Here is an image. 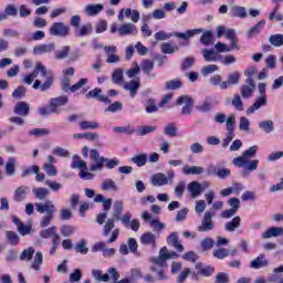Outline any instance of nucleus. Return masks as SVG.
<instances>
[{
	"mask_svg": "<svg viewBox=\"0 0 283 283\" xmlns=\"http://www.w3.org/2000/svg\"><path fill=\"white\" fill-rule=\"evenodd\" d=\"M123 209H125V205L120 200L114 201L113 205V218L106 220L102 234L104 238L111 234L107 244H112L118 240V235H120V229L116 227V220L119 221L125 229H132L135 233H138L140 229V220L132 219V212H126L123 214ZM123 214V216H122Z\"/></svg>",
	"mask_w": 283,
	"mask_h": 283,
	"instance_id": "obj_1",
	"label": "nucleus"
},
{
	"mask_svg": "<svg viewBox=\"0 0 283 283\" xmlns=\"http://www.w3.org/2000/svg\"><path fill=\"white\" fill-rule=\"evenodd\" d=\"M39 75H41L43 78H46L43 83L41 80H35ZM23 83L27 85H32L33 83V90H40V92H48L54 85V77L51 75H48V69L43 63L38 62L35 69L32 73L28 74L23 78Z\"/></svg>",
	"mask_w": 283,
	"mask_h": 283,
	"instance_id": "obj_2",
	"label": "nucleus"
},
{
	"mask_svg": "<svg viewBox=\"0 0 283 283\" xmlns=\"http://www.w3.org/2000/svg\"><path fill=\"white\" fill-rule=\"evenodd\" d=\"M258 146H251L249 149L242 153V156L235 157L232 163L235 165V167H245L248 171H255V169H258V165H260V160H251V158H255Z\"/></svg>",
	"mask_w": 283,
	"mask_h": 283,
	"instance_id": "obj_3",
	"label": "nucleus"
},
{
	"mask_svg": "<svg viewBox=\"0 0 283 283\" xmlns=\"http://www.w3.org/2000/svg\"><path fill=\"white\" fill-rule=\"evenodd\" d=\"M90 160L91 163H94L88 167L90 171H103V167H106L107 169H114L120 165L118 159L102 157L96 149L90 150Z\"/></svg>",
	"mask_w": 283,
	"mask_h": 283,
	"instance_id": "obj_4",
	"label": "nucleus"
},
{
	"mask_svg": "<svg viewBox=\"0 0 283 283\" xmlns=\"http://www.w3.org/2000/svg\"><path fill=\"white\" fill-rule=\"evenodd\" d=\"M34 207L38 213H45L40 220V227L42 229L50 227L54 220V213H56V206L51 200H46L43 203L35 202Z\"/></svg>",
	"mask_w": 283,
	"mask_h": 283,
	"instance_id": "obj_5",
	"label": "nucleus"
},
{
	"mask_svg": "<svg viewBox=\"0 0 283 283\" xmlns=\"http://www.w3.org/2000/svg\"><path fill=\"white\" fill-rule=\"evenodd\" d=\"M203 30L202 29H190L186 31L185 33L182 32H174V33H167L165 31H159L155 33V39L156 41H169L171 36H176V39H182L184 41H189V39H192V36H196V34H202Z\"/></svg>",
	"mask_w": 283,
	"mask_h": 283,
	"instance_id": "obj_6",
	"label": "nucleus"
},
{
	"mask_svg": "<svg viewBox=\"0 0 283 283\" xmlns=\"http://www.w3.org/2000/svg\"><path fill=\"white\" fill-rule=\"evenodd\" d=\"M70 25L74 28L75 39H83L84 36H90L94 32V27L92 23H85L81 25V15L75 14L70 19Z\"/></svg>",
	"mask_w": 283,
	"mask_h": 283,
	"instance_id": "obj_7",
	"label": "nucleus"
},
{
	"mask_svg": "<svg viewBox=\"0 0 283 283\" xmlns=\"http://www.w3.org/2000/svg\"><path fill=\"white\" fill-rule=\"evenodd\" d=\"M214 216V211H206L200 224L197 227V231H199V233H209V231H213V229H216V223L213 222Z\"/></svg>",
	"mask_w": 283,
	"mask_h": 283,
	"instance_id": "obj_8",
	"label": "nucleus"
},
{
	"mask_svg": "<svg viewBox=\"0 0 283 283\" xmlns=\"http://www.w3.org/2000/svg\"><path fill=\"white\" fill-rule=\"evenodd\" d=\"M151 266L150 271L156 273V277L158 282H163V280H167V275H165V266H167V261H164L159 255L158 258H153L150 260Z\"/></svg>",
	"mask_w": 283,
	"mask_h": 283,
	"instance_id": "obj_9",
	"label": "nucleus"
},
{
	"mask_svg": "<svg viewBox=\"0 0 283 283\" xmlns=\"http://www.w3.org/2000/svg\"><path fill=\"white\" fill-rule=\"evenodd\" d=\"M175 176L174 170H169L167 175L157 172L150 177V184L153 187H165V185H169L174 180Z\"/></svg>",
	"mask_w": 283,
	"mask_h": 283,
	"instance_id": "obj_10",
	"label": "nucleus"
},
{
	"mask_svg": "<svg viewBox=\"0 0 283 283\" xmlns=\"http://www.w3.org/2000/svg\"><path fill=\"white\" fill-rule=\"evenodd\" d=\"M49 33L51 36L65 39V36H70V25H66L65 22H54L49 29Z\"/></svg>",
	"mask_w": 283,
	"mask_h": 283,
	"instance_id": "obj_11",
	"label": "nucleus"
},
{
	"mask_svg": "<svg viewBox=\"0 0 283 283\" xmlns=\"http://www.w3.org/2000/svg\"><path fill=\"white\" fill-rule=\"evenodd\" d=\"M72 52V48L70 45H63L54 52L55 61H63L69 59V61H78V54H70Z\"/></svg>",
	"mask_w": 283,
	"mask_h": 283,
	"instance_id": "obj_12",
	"label": "nucleus"
},
{
	"mask_svg": "<svg viewBox=\"0 0 283 283\" xmlns=\"http://www.w3.org/2000/svg\"><path fill=\"white\" fill-rule=\"evenodd\" d=\"M176 104L184 105V107L181 109V114L184 116L191 114V109H193V99L191 98V96H188V95L179 96L177 98Z\"/></svg>",
	"mask_w": 283,
	"mask_h": 283,
	"instance_id": "obj_13",
	"label": "nucleus"
},
{
	"mask_svg": "<svg viewBox=\"0 0 283 283\" xmlns=\"http://www.w3.org/2000/svg\"><path fill=\"white\" fill-rule=\"evenodd\" d=\"M117 32L119 36H136L138 34V28L132 22L122 24Z\"/></svg>",
	"mask_w": 283,
	"mask_h": 283,
	"instance_id": "obj_14",
	"label": "nucleus"
},
{
	"mask_svg": "<svg viewBox=\"0 0 283 283\" xmlns=\"http://www.w3.org/2000/svg\"><path fill=\"white\" fill-rule=\"evenodd\" d=\"M123 90L129 93L130 98H136L140 90V80H130L123 83Z\"/></svg>",
	"mask_w": 283,
	"mask_h": 283,
	"instance_id": "obj_15",
	"label": "nucleus"
},
{
	"mask_svg": "<svg viewBox=\"0 0 283 283\" xmlns=\"http://www.w3.org/2000/svg\"><path fill=\"white\" fill-rule=\"evenodd\" d=\"M86 98H96L99 103H105V105H109V103H112V99H109L107 95H103V90L99 87L90 91L86 94Z\"/></svg>",
	"mask_w": 283,
	"mask_h": 283,
	"instance_id": "obj_16",
	"label": "nucleus"
},
{
	"mask_svg": "<svg viewBox=\"0 0 283 283\" xmlns=\"http://www.w3.org/2000/svg\"><path fill=\"white\" fill-rule=\"evenodd\" d=\"M201 53L207 63H216V61H222V55L219 54L214 49H203Z\"/></svg>",
	"mask_w": 283,
	"mask_h": 283,
	"instance_id": "obj_17",
	"label": "nucleus"
},
{
	"mask_svg": "<svg viewBox=\"0 0 283 283\" xmlns=\"http://www.w3.org/2000/svg\"><path fill=\"white\" fill-rule=\"evenodd\" d=\"M67 103H70V98L67 97V95H62L51 98L49 105L54 109L56 114L59 112V107H65Z\"/></svg>",
	"mask_w": 283,
	"mask_h": 283,
	"instance_id": "obj_18",
	"label": "nucleus"
},
{
	"mask_svg": "<svg viewBox=\"0 0 283 283\" xmlns=\"http://www.w3.org/2000/svg\"><path fill=\"white\" fill-rule=\"evenodd\" d=\"M13 114L22 118L30 116V104L27 102H18L13 108Z\"/></svg>",
	"mask_w": 283,
	"mask_h": 283,
	"instance_id": "obj_19",
	"label": "nucleus"
},
{
	"mask_svg": "<svg viewBox=\"0 0 283 283\" xmlns=\"http://www.w3.org/2000/svg\"><path fill=\"white\" fill-rule=\"evenodd\" d=\"M12 222L15 224L18 232L20 235H30L32 232V226H27L23 222H21V219L17 216L12 217Z\"/></svg>",
	"mask_w": 283,
	"mask_h": 283,
	"instance_id": "obj_20",
	"label": "nucleus"
},
{
	"mask_svg": "<svg viewBox=\"0 0 283 283\" xmlns=\"http://www.w3.org/2000/svg\"><path fill=\"white\" fill-rule=\"evenodd\" d=\"M167 244H169L170 247H174V249H176L178 253H182V251H185V245L180 243V239L178 238V233L176 232H172L168 235Z\"/></svg>",
	"mask_w": 283,
	"mask_h": 283,
	"instance_id": "obj_21",
	"label": "nucleus"
},
{
	"mask_svg": "<svg viewBox=\"0 0 283 283\" xmlns=\"http://www.w3.org/2000/svg\"><path fill=\"white\" fill-rule=\"evenodd\" d=\"M266 266H269V260L264 258V254H260L258 258L250 262V269H254L255 271L260 269H266Z\"/></svg>",
	"mask_w": 283,
	"mask_h": 283,
	"instance_id": "obj_22",
	"label": "nucleus"
},
{
	"mask_svg": "<svg viewBox=\"0 0 283 283\" xmlns=\"http://www.w3.org/2000/svg\"><path fill=\"white\" fill-rule=\"evenodd\" d=\"M104 50L107 55L106 63H118L120 61V56L116 54L118 52L116 46H104Z\"/></svg>",
	"mask_w": 283,
	"mask_h": 283,
	"instance_id": "obj_23",
	"label": "nucleus"
},
{
	"mask_svg": "<svg viewBox=\"0 0 283 283\" xmlns=\"http://www.w3.org/2000/svg\"><path fill=\"white\" fill-rule=\"evenodd\" d=\"M103 10H105V6L97 3V4H87L84 8V12L85 14H87V17H96L97 14H101V12H103Z\"/></svg>",
	"mask_w": 283,
	"mask_h": 283,
	"instance_id": "obj_24",
	"label": "nucleus"
},
{
	"mask_svg": "<svg viewBox=\"0 0 283 283\" xmlns=\"http://www.w3.org/2000/svg\"><path fill=\"white\" fill-rule=\"evenodd\" d=\"M30 192V187L28 186H20L14 190L13 200L15 202H23L25 196Z\"/></svg>",
	"mask_w": 283,
	"mask_h": 283,
	"instance_id": "obj_25",
	"label": "nucleus"
},
{
	"mask_svg": "<svg viewBox=\"0 0 283 283\" xmlns=\"http://www.w3.org/2000/svg\"><path fill=\"white\" fill-rule=\"evenodd\" d=\"M182 174L185 176H202L205 168L201 166H184Z\"/></svg>",
	"mask_w": 283,
	"mask_h": 283,
	"instance_id": "obj_26",
	"label": "nucleus"
},
{
	"mask_svg": "<svg viewBox=\"0 0 283 283\" xmlns=\"http://www.w3.org/2000/svg\"><path fill=\"white\" fill-rule=\"evenodd\" d=\"M266 105V95H261L256 98L255 103L247 109V114H255L260 107Z\"/></svg>",
	"mask_w": 283,
	"mask_h": 283,
	"instance_id": "obj_27",
	"label": "nucleus"
},
{
	"mask_svg": "<svg viewBox=\"0 0 283 283\" xmlns=\"http://www.w3.org/2000/svg\"><path fill=\"white\" fill-rule=\"evenodd\" d=\"M280 235H283V228L272 227L262 234V238L263 240H269V238H280Z\"/></svg>",
	"mask_w": 283,
	"mask_h": 283,
	"instance_id": "obj_28",
	"label": "nucleus"
},
{
	"mask_svg": "<svg viewBox=\"0 0 283 283\" xmlns=\"http://www.w3.org/2000/svg\"><path fill=\"white\" fill-rule=\"evenodd\" d=\"M241 224H242V219L240 218V216H237L231 221H228L224 224V229L229 233H233V231H235V229H240Z\"/></svg>",
	"mask_w": 283,
	"mask_h": 283,
	"instance_id": "obj_29",
	"label": "nucleus"
},
{
	"mask_svg": "<svg viewBox=\"0 0 283 283\" xmlns=\"http://www.w3.org/2000/svg\"><path fill=\"white\" fill-rule=\"evenodd\" d=\"M56 44H40L33 49V54H48L50 52H54Z\"/></svg>",
	"mask_w": 283,
	"mask_h": 283,
	"instance_id": "obj_30",
	"label": "nucleus"
},
{
	"mask_svg": "<svg viewBox=\"0 0 283 283\" xmlns=\"http://www.w3.org/2000/svg\"><path fill=\"white\" fill-rule=\"evenodd\" d=\"M259 129L264 132V134H271L275 132V123H273L271 119L261 120L259 123Z\"/></svg>",
	"mask_w": 283,
	"mask_h": 283,
	"instance_id": "obj_31",
	"label": "nucleus"
},
{
	"mask_svg": "<svg viewBox=\"0 0 283 283\" xmlns=\"http://www.w3.org/2000/svg\"><path fill=\"white\" fill-rule=\"evenodd\" d=\"M188 191L191 195V198H198L202 193V185L198 181H192L188 184Z\"/></svg>",
	"mask_w": 283,
	"mask_h": 283,
	"instance_id": "obj_32",
	"label": "nucleus"
},
{
	"mask_svg": "<svg viewBox=\"0 0 283 283\" xmlns=\"http://www.w3.org/2000/svg\"><path fill=\"white\" fill-rule=\"evenodd\" d=\"M32 193L36 200H45L50 196V189L38 187L32 189Z\"/></svg>",
	"mask_w": 283,
	"mask_h": 283,
	"instance_id": "obj_33",
	"label": "nucleus"
},
{
	"mask_svg": "<svg viewBox=\"0 0 283 283\" xmlns=\"http://www.w3.org/2000/svg\"><path fill=\"white\" fill-rule=\"evenodd\" d=\"M112 83H114V85H123L125 83L123 69H115L113 71Z\"/></svg>",
	"mask_w": 283,
	"mask_h": 283,
	"instance_id": "obj_34",
	"label": "nucleus"
},
{
	"mask_svg": "<svg viewBox=\"0 0 283 283\" xmlns=\"http://www.w3.org/2000/svg\"><path fill=\"white\" fill-rule=\"evenodd\" d=\"M264 25H266V20L259 21L254 27L249 29L247 36L249 39H253V36H258V34H260V29L264 28Z\"/></svg>",
	"mask_w": 283,
	"mask_h": 283,
	"instance_id": "obj_35",
	"label": "nucleus"
},
{
	"mask_svg": "<svg viewBox=\"0 0 283 283\" xmlns=\"http://www.w3.org/2000/svg\"><path fill=\"white\" fill-rule=\"evenodd\" d=\"M140 242L143 244L156 247V234L154 232H145L140 235Z\"/></svg>",
	"mask_w": 283,
	"mask_h": 283,
	"instance_id": "obj_36",
	"label": "nucleus"
},
{
	"mask_svg": "<svg viewBox=\"0 0 283 283\" xmlns=\"http://www.w3.org/2000/svg\"><path fill=\"white\" fill-rule=\"evenodd\" d=\"M159 256L161 258V260L164 262H167V260H174V259L178 258V253H176L174 251L169 252L167 247H163L159 251Z\"/></svg>",
	"mask_w": 283,
	"mask_h": 283,
	"instance_id": "obj_37",
	"label": "nucleus"
},
{
	"mask_svg": "<svg viewBox=\"0 0 283 283\" xmlns=\"http://www.w3.org/2000/svg\"><path fill=\"white\" fill-rule=\"evenodd\" d=\"M232 17H237L239 19H247V8L240 6H232L230 10Z\"/></svg>",
	"mask_w": 283,
	"mask_h": 283,
	"instance_id": "obj_38",
	"label": "nucleus"
},
{
	"mask_svg": "<svg viewBox=\"0 0 283 283\" xmlns=\"http://www.w3.org/2000/svg\"><path fill=\"white\" fill-rule=\"evenodd\" d=\"M71 169L87 170V163H85L84 160H81V157H78V155H74L73 161L71 164Z\"/></svg>",
	"mask_w": 283,
	"mask_h": 283,
	"instance_id": "obj_39",
	"label": "nucleus"
},
{
	"mask_svg": "<svg viewBox=\"0 0 283 283\" xmlns=\"http://www.w3.org/2000/svg\"><path fill=\"white\" fill-rule=\"evenodd\" d=\"M4 171L7 176H14L17 171V164L14 163V157H10L4 165Z\"/></svg>",
	"mask_w": 283,
	"mask_h": 283,
	"instance_id": "obj_40",
	"label": "nucleus"
},
{
	"mask_svg": "<svg viewBox=\"0 0 283 283\" xmlns=\"http://www.w3.org/2000/svg\"><path fill=\"white\" fill-rule=\"evenodd\" d=\"M130 163L136 165V167H145L147 165V154H139L130 158Z\"/></svg>",
	"mask_w": 283,
	"mask_h": 283,
	"instance_id": "obj_41",
	"label": "nucleus"
},
{
	"mask_svg": "<svg viewBox=\"0 0 283 283\" xmlns=\"http://www.w3.org/2000/svg\"><path fill=\"white\" fill-rule=\"evenodd\" d=\"M192 65H196V57L195 56H186L182 60V63L180 65V70L182 72H187V70H191Z\"/></svg>",
	"mask_w": 283,
	"mask_h": 283,
	"instance_id": "obj_42",
	"label": "nucleus"
},
{
	"mask_svg": "<svg viewBox=\"0 0 283 283\" xmlns=\"http://www.w3.org/2000/svg\"><path fill=\"white\" fill-rule=\"evenodd\" d=\"M6 238H7V241L9 242V244H11V247H17V244H19V242L21 240L19 234L14 231H7Z\"/></svg>",
	"mask_w": 283,
	"mask_h": 283,
	"instance_id": "obj_43",
	"label": "nucleus"
},
{
	"mask_svg": "<svg viewBox=\"0 0 283 283\" xmlns=\"http://www.w3.org/2000/svg\"><path fill=\"white\" fill-rule=\"evenodd\" d=\"M73 138L78 139V138H85V140H98L101 138V135L98 133H83V134H74Z\"/></svg>",
	"mask_w": 283,
	"mask_h": 283,
	"instance_id": "obj_44",
	"label": "nucleus"
},
{
	"mask_svg": "<svg viewBox=\"0 0 283 283\" xmlns=\"http://www.w3.org/2000/svg\"><path fill=\"white\" fill-rule=\"evenodd\" d=\"M41 264H43V253L36 252L34 260L31 263V269H33V271H41Z\"/></svg>",
	"mask_w": 283,
	"mask_h": 283,
	"instance_id": "obj_45",
	"label": "nucleus"
},
{
	"mask_svg": "<svg viewBox=\"0 0 283 283\" xmlns=\"http://www.w3.org/2000/svg\"><path fill=\"white\" fill-rule=\"evenodd\" d=\"M212 42H213V31L211 30L205 31L200 36V43L207 46V45H211Z\"/></svg>",
	"mask_w": 283,
	"mask_h": 283,
	"instance_id": "obj_46",
	"label": "nucleus"
},
{
	"mask_svg": "<svg viewBox=\"0 0 283 283\" xmlns=\"http://www.w3.org/2000/svg\"><path fill=\"white\" fill-rule=\"evenodd\" d=\"M35 250L34 248L25 249L20 254V260L22 262H30L34 258Z\"/></svg>",
	"mask_w": 283,
	"mask_h": 283,
	"instance_id": "obj_47",
	"label": "nucleus"
},
{
	"mask_svg": "<svg viewBox=\"0 0 283 283\" xmlns=\"http://www.w3.org/2000/svg\"><path fill=\"white\" fill-rule=\"evenodd\" d=\"M92 275L96 282H109V274H103L102 270H93Z\"/></svg>",
	"mask_w": 283,
	"mask_h": 283,
	"instance_id": "obj_48",
	"label": "nucleus"
},
{
	"mask_svg": "<svg viewBox=\"0 0 283 283\" xmlns=\"http://www.w3.org/2000/svg\"><path fill=\"white\" fill-rule=\"evenodd\" d=\"M160 50L163 54H174L175 52H178V45L166 42L160 45Z\"/></svg>",
	"mask_w": 283,
	"mask_h": 283,
	"instance_id": "obj_49",
	"label": "nucleus"
},
{
	"mask_svg": "<svg viewBox=\"0 0 283 283\" xmlns=\"http://www.w3.org/2000/svg\"><path fill=\"white\" fill-rule=\"evenodd\" d=\"M76 253H81L82 255H87L90 252V248L87 247V241L81 240L74 248Z\"/></svg>",
	"mask_w": 283,
	"mask_h": 283,
	"instance_id": "obj_50",
	"label": "nucleus"
},
{
	"mask_svg": "<svg viewBox=\"0 0 283 283\" xmlns=\"http://www.w3.org/2000/svg\"><path fill=\"white\" fill-rule=\"evenodd\" d=\"M200 247H201L202 251H211V249L213 247H216V241H213V239L207 237L201 240Z\"/></svg>",
	"mask_w": 283,
	"mask_h": 283,
	"instance_id": "obj_51",
	"label": "nucleus"
},
{
	"mask_svg": "<svg viewBox=\"0 0 283 283\" xmlns=\"http://www.w3.org/2000/svg\"><path fill=\"white\" fill-rule=\"evenodd\" d=\"M113 132H116V134H127L128 136H132L133 134H136V128L128 125L124 127H114Z\"/></svg>",
	"mask_w": 283,
	"mask_h": 283,
	"instance_id": "obj_52",
	"label": "nucleus"
},
{
	"mask_svg": "<svg viewBox=\"0 0 283 283\" xmlns=\"http://www.w3.org/2000/svg\"><path fill=\"white\" fill-rule=\"evenodd\" d=\"M269 43L274 48H282L283 45V34H273L269 38Z\"/></svg>",
	"mask_w": 283,
	"mask_h": 283,
	"instance_id": "obj_53",
	"label": "nucleus"
},
{
	"mask_svg": "<svg viewBox=\"0 0 283 283\" xmlns=\"http://www.w3.org/2000/svg\"><path fill=\"white\" fill-rule=\"evenodd\" d=\"M54 235H56V227L55 226L44 229L40 232V238H42L44 240H49V238H53Z\"/></svg>",
	"mask_w": 283,
	"mask_h": 283,
	"instance_id": "obj_54",
	"label": "nucleus"
},
{
	"mask_svg": "<svg viewBox=\"0 0 283 283\" xmlns=\"http://www.w3.org/2000/svg\"><path fill=\"white\" fill-rule=\"evenodd\" d=\"M155 65H156V62H154V60H144L140 63V69L143 70L144 74H149V72L154 70Z\"/></svg>",
	"mask_w": 283,
	"mask_h": 283,
	"instance_id": "obj_55",
	"label": "nucleus"
},
{
	"mask_svg": "<svg viewBox=\"0 0 283 283\" xmlns=\"http://www.w3.org/2000/svg\"><path fill=\"white\" fill-rule=\"evenodd\" d=\"M212 255L217 260H224V258H229V250L226 248H219L212 251Z\"/></svg>",
	"mask_w": 283,
	"mask_h": 283,
	"instance_id": "obj_56",
	"label": "nucleus"
},
{
	"mask_svg": "<svg viewBox=\"0 0 283 283\" xmlns=\"http://www.w3.org/2000/svg\"><path fill=\"white\" fill-rule=\"evenodd\" d=\"M164 134H165L166 136H170L171 138H175V136H178V128L176 127V124L169 123V124L165 127Z\"/></svg>",
	"mask_w": 283,
	"mask_h": 283,
	"instance_id": "obj_57",
	"label": "nucleus"
},
{
	"mask_svg": "<svg viewBox=\"0 0 283 283\" xmlns=\"http://www.w3.org/2000/svg\"><path fill=\"white\" fill-rule=\"evenodd\" d=\"M101 188H102L103 191H109V189H112L113 191L118 190V187L116 186V182H114V180H112V179H105L102 182Z\"/></svg>",
	"mask_w": 283,
	"mask_h": 283,
	"instance_id": "obj_58",
	"label": "nucleus"
},
{
	"mask_svg": "<svg viewBox=\"0 0 283 283\" xmlns=\"http://www.w3.org/2000/svg\"><path fill=\"white\" fill-rule=\"evenodd\" d=\"M218 70H220V67L216 64H209L207 66H203L201 69V76H209V74H213V72H218Z\"/></svg>",
	"mask_w": 283,
	"mask_h": 283,
	"instance_id": "obj_59",
	"label": "nucleus"
},
{
	"mask_svg": "<svg viewBox=\"0 0 283 283\" xmlns=\"http://www.w3.org/2000/svg\"><path fill=\"white\" fill-rule=\"evenodd\" d=\"M122 111H123V103L116 101L113 104H109L104 112L105 114H107V112H111L112 114H116V112H122Z\"/></svg>",
	"mask_w": 283,
	"mask_h": 283,
	"instance_id": "obj_60",
	"label": "nucleus"
},
{
	"mask_svg": "<svg viewBox=\"0 0 283 283\" xmlns=\"http://www.w3.org/2000/svg\"><path fill=\"white\" fill-rule=\"evenodd\" d=\"M279 10H280V4H276L273 11L269 14L270 21H283V15L282 13L279 12Z\"/></svg>",
	"mask_w": 283,
	"mask_h": 283,
	"instance_id": "obj_61",
	"label": "nucleus"
},
{
	"mask_svg": "<svg viewBox=\"0 0 283 283\" xmlns=\"http://www.w3.org/2000/svg\"><path fill=\"white\" fill-rule=\"evenodd\" d=\"M78 125L82 129H98L99 127L98 123L94 120H83Z\"/></svg>",
	"mask_w": 283,
	"mask_h": 283,
	"instance_id": "obj_62",
	"label": "nucleus"
},
{
	"mask_svg": "<svg viewBox=\"0 0 283 283\" xmlns=\"http://www.w3.org/2000/svg\"><path fill=\"white\" fill-rule=\"evenodd\" d=\"M253 92H255L254 87H251L247 84L241 86V96H242V98H251Z\"/></svg>",
	"mask_w": 283,
	"mask_h": 283,
	"instance_id": "obj_63",
	"label": "nucleus"
},
{
	"mask_svg": "<svg viewBox=\"0 0 283 283\" xmlns=\"http://www.w3.org/2000/svg\"><path fill=\"white\" fill-rule=\"evenodd\" d=\"M157 127L156 126H140L137 129L138 136H147V134H151L156 132Z\"/></svg>",
	"mask_w": 283,
	"mask_h": 283,
	"instance_id": "obj_64",
	"label": "nucleus"
}]
</instances>
